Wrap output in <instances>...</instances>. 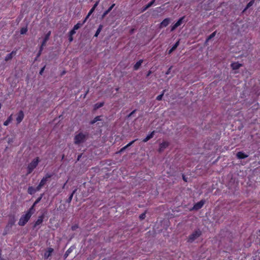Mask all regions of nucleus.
<instances>
[{"label":"nucleus","mask_w":260,"mask_h":260,"mask_svg":"<svg viewBox=\"0 0 260 260\" xmlns=\"http://www.w3.org/2000/svg\"><path fill=\"white\" fill-rule=\"evenodd\" d=\"M33 210V207H31L28 211L25 213V214L23 215L19 219L18 222V224L20 226H24L29 220L30 218L31 217L33 212L32 210Z\"/></svg>","instance_id":"obj_1"},{"label":"nucleus","mask_w":260,"mask_h":260,"mask_svg":"<svg viewBox=\"0 0 260 260\" xmlns=\"http://www.w3.org/2000/svg\"><path fill=\"white\" fill-rule=\"evenodd\" d=\"M39 163V158L37 157L34 159L27 167V174H30L32 171L36 168Z\"/></svg>","instance_id":"obj_2"},{"label":"nucleus","mask_w":260,"mask_h":260,"mask_svg":"<svg viewBox=\"0 0 260 260\" xmlns=\"http://www.w3.org/2000/svg\"><path fill=\"white\" fill-rule=\"evenodd\" d=\"M201 235V232L200 230H198L194 232H193L188 238L187 241L188 242L191 243L196 239H197L198 237H199Z\"/></svg>","instance_id":"obj_3"},{"label":"nucleus","mask_w":260,"mask_h":260,"mask_svg":"<svg viewBox=\"0 0 260 260\" xmlns=\"http://www.w3.org/2000/svg\"><path fill=\"white\" fill-rule=\"evenodd\" d=\"M85 140V135L83 133H79L74 138V142L76 144H79Z\"/></svg>","instance_id":"obj_4"},{"label":"nucleus","mask_w":260,"mask_h":260,"mask_svg":"<svg viewBox=\"0 0 260 260\" xmlns=\"http://www.w3.org/2000/svg\"><path fill=\"white\" fill-rule=\"evenodd\" d=\"M15 221H16V220H15L14 217L13 216L10 218V219L8 221V223L5 228L6 233L7 231H9L12 228L13 225L15 224Z\"/></svg>","instance_id":"obj_5"},{"label":"nucleus","mask_w":260,"mask_h":260,"mask_svg":"<svg viewBox=\"0 0 260 260\" xmlns=\"http://www.w3.org/2000/svg\"><path fill=\"white\" fill-rule=\"evenodd\" d=\"M184 19V17H182L181 18H180L176 23H175L173 26H172L171 31H173L176 28H177L178 26L181 25L183 22V20Z\"/></svg>","instance_id":"obj_6"},{"label":"nucleus","mask_w":260,"mask_h":260,"mask_svg":"<svg viewBox=\"0 0 260 260\" xmlns=\"http://www.w3.org/2000/svg\"><path fill=\"white\" fill-rule=\"evenodd\" d=\"M205 203V200H202L200 201V202H198L194 205V206L193 207V209L198 210L201 209Z\"/></svg>","instance_id":"obj_7"},{"label":"nucleus","mask_w":260,"mask_h":260,"mask_svg":"<svg viewBox=\"0 0 260 260\" xmlns=\"http://www.w3.org/2000/svg\"><path fill=\"white\" fill-rule=\"evenodd\" d=\"M24 117V113L22 111H20L17 114V116L16 118V121L17 122V123H20L22 120L23 119Z\"/></svg>","instance_id":"obj_8"},{"label":"nucleus","mask_w":260,"mask_h":260,"mask_svg":"<svg viewBox=\"0 0 260 260\" xmlns=\"http://www.w3.org/2000/svg\"><path fill=\"white\" fill-rule=\"evenodd\" d=\"M171 21V19L169 18L165 19L159 24V27L161 28L164 27H166L169 25Z\"/></svg>","instance_id":"obj_9"},{"label":"nucleus","mask_w":260,"mask_h":260,"mask_svg":"<svg viewBox=\"0 0 260 260\" xmlns=\"http://www.w3.org/2000/svg\"><path fill=\"white\" fill-rule=\"evenodd\" d=\"M169 146V143L167 142H163L159 145V148L158 149V151L159 152H161L162 151L165 149H166L168 146Z\"/></svg>","instance_id":"obj_10"},{"label":"nucleus","mask_w":260,"mask_h":260,"mask_svg":"<svg viewBox=\"0 0 260 260\" xmlns=\"http://www.w3.org/2000/svg\"><path fill=\"white\" fill-rule=\"evenodd\" d=\"M43 216H40L38 217V219L36 221L35 224H34V228H36L37 226L41 225L43 222Z\"/></svg>","instance_id":"obj_11"},{"label":"nucleus","mask_w":260,"mask_h":260,"mask_svg":"<svg viewBox=\"0 0 260 260\" xmlns=\"http://www.w3.org/2000/svg\"><path fill=\"white\" fill-rule=\"evenodd\" d=\"M237 157L239 159H243V158H245L247 157H248V155L242 152H238L237 153Z\"/></svg>","instance_id":"obj_12"},{"label":"nucleus","mask_w":260,"mask_h":260,"mask_svg":"<svg viewBox=\"0 0 260 260\" xmlns=\"http://www.w3.org/2000/svg\"><path fill=\"white\" fill-rule=\"evenodd\" d=\"M51 34V31H49L46 35L42 42V46H45L46 42L48 41L50 36Z\"/></svg>","instance_id":"obj_13"},{"label":"nucleus","mask_w":260,"mask_h":260,"mask_svg":"<svg viewBox=\"0 0 260 260\" xmlns=\"http://www.w3.org/2000/svg\"><path fill=\"white\" fill-rule=\"evenodd\" d=\"M242 66V64L238 62H234L231 64V67L233 70H237Z\"/></svg>","instance_id":"obj_14"},{"label":"nucleus","mask_w":260,"mask_h":260,"mask_svg":"<svg viewBox=\"0 0 260 260\" xmlns=\"http://www.w3.org/2000/svg\"><path fill=\"white\" fill-rule=\"evenodd\" d=\"M154 133L155 131H153L152 132H151V134L148 135L145 139H143V142H146L150 139L152 138L154 136Z\"/></svg>","instance_id":"obj_15"},{"label":"nucleus","mask_w":260,"mask_h":260,"mask_svg":"<svg viewBox=\"0 0 260 260\" xmlns=\"http://www.w3.org/2000/svg\"><path fill=\"white\" fill-rule=\"evenodd\" d=\"M53 251V249L52 248H48V250L44 253L45 258H48L50 256Z\"/></svg>","instance_id":"obj_16"},{"label":"nucleus","mask_w":260,"mask_h":260,"mask_svg":"<svg viewBox=\"0 0 260 260\" xmlns=\"http://www.w3.org/2000/svg\"><path fill=\"white\" fill-rule=\"evenodd\" d=\"M16 54V52L15 51H12L11 53L7 54L6 56L5 57V60L8 61L11 60L12 58V57L13 55H15Z\"/></svg>","instance_id":"obj_17"},{"label":"nucleus","mask_w":260,"mask_h":260,"mask_svg":"<svg viewBox=\"0 0 260 260\" xmlns=\"http://www.w3.org/2000/svg\"><path fill=\"white\" fill-rule=\"evenodd\" d=\"M143 60L142 59H141L139 61H138V62H137L136 63V64L134 65V70H138V69L140 68V67L141 66L142 62H143Z\"/></svg>","instance_id":"obj_18"},{"label":"nucleus","mask_w":260,"mask_h":260,"mask_svg":"<svg viewBox=\"0 0 260 260\" xmlns=\"http://www.w3.org/2000/svg\"><path fill=\"white\" fill-rule=\"evenodd\" d=\"M179 41H178L172 47V48L169 51V54H171L179 46Z\"/></svg>","instance_id":"obj_19"},{"label":"nucleus","mask_w":260,"mask_h":260,"mask_svg":"<svg viewBox=\"0 0 260 260\" xmlns=\"http://www.w3.org/2000/svg\"><path fill=\"white\" fill-rule=\"evenodd\" d=\"M155 0H152L149 2L143 9V11H146L147 9L151 7L154 3Z\"/></svg>","instance_id":"obj_20"},{"label":"nucleus","mask_w":260,"mask_h":260,"mask_svg":"<svg viewBox=\"0 0 260 260\" xmlns=\"http://www.w3.org/2000/svg\"><path fill=\"white\" fill-rule=\"evenodd\" d=\"M254 1L255 0H251L250 2H249L248 3L246 8L243 10V13H244L246 11V10H247L249 8H250L251 6H252L253 5V4L254 3Z\"/></svg>","instance_id":"obj_21"},{"label":"nucleus","mask_w":260,"mask_h":260,"mask_svg":"<svg viewBox=\"0 0 260 260\" xmlns=\"http://www.w3.org/2000/svg\"><path fill=\"white\" fill-rule=\"evenodd\" d=\"M115 4H114L110 7H109V9L106 10L103 14V17H104L105 16H106L112 10Z\"/></svg>","instance_id":"obj_22"},{"label":"nucleus","mask_w":260,"mask_h":260,"mask_svg":"<svg viewBox=\"0 0 260 260\" xmlns=\"http://www.w3.org/2000/svg\"><path fill=\"white\" fill-rule=\"evenodd\" d=\"M12 115H11L4 123V125L5 126L8 125L12 121Z\"/></svg>","instance_id":"obj_23"},{"label":"nucleus","mask_w":260,"mask_h":260,"mask_svg":"<svg viewBox=\"0 0 260 260\" xmlns=\"http://www.w3.org/2000/svg\"><path fill=\"white\" fill-rule=\"evenodd\" d=\"M100 120H101V116H96L92 121H91L90 123L91 124H93L95 123L96 122Z\"/></svg>","instance_id":"obj_24"},{"label":"nucleus","mask_w":260,"mask_h":260,"mask_svg":"<svg viewBox=\"0 0 260 260\" xmlns=\"http://www.w3.org/2000/svg\"><path fill=\"white\" fill-rule=\"evenodd\" d=\"M27 191H28V193L30 194H32L35 193V192H36L35 191V188H34L32 186H30L28 188Z\"/></svg>","instance_id":"obj_25"},{"label":"nucleus","mask_w":260,"mask_h":260,"mask_svg":"<svg viewBox=\"0 0 260 260\" xmlns=\"http://www.w3.org/2000/svg\"><path fill=\"white\" fill-rule=\"evenodd\" d=\"M84 23H83V22H82V23L81 22H78L77 23L76 25H74V30H77L78 29H79L80 27H81L83 24H84Z\"/></svg>","instance_id":"obj_26"},{"label":"nucleus","mask_w":260,"mask_h":260,"mask_svg":"<svg viewBox=\"0 0 260 260\" xmlns=\"http://www.w3.org/2000/svg\"><path fill=\"white\" fill-rule=\"evenodd\" d=\"M136 140H135L132 142H131L130 143H129L128 144H127L126 146H125L124 147H123L120 150V152H122L124 150H125L126 148H127L128 147L130 146L131 145H132L135 141H136Z\"/></svg>","instance_id":"obj_27"},{"label":"nucleus","mask_w":260,"mask_h":260,"mask_svg":"<svg viewBox=\"0 0 260 260\" xmlns=\"http://www.w3.org/2000/svg\"><path fill=\"white\" fill-rule=\"evenodd\" d=\"M43 195H44V194H43H43H41V196L37 199V200L35 202V203H34V205H32V207H33V208L34 207V206H35L36 204H38V203H39V202L41 200V199H42V197H43Z\"/></svg>","instance_id":"obj_28"},{"label":"nucleus","mask_w":260,"mask_h":260,"mask_svg":"<svg viewBox=\"0 0 260 260\" xmlns=\"http://www.w3.org/2000/svg\"><path fill=\"white\" fill-rule=\"evenodd\" d=\"M216 31H214L213 32V33H212L208 37V38L206 40V42H208L210 40H211V39H212L213 38H214L215 36V35H216Z\"/></svg>","instance_id":"obj_29"},{"label":"nucleus","mask_w":260,"mask_h":260,"mask_svg":"<svg viewBox=\"0 0 260 260\" xmlns=\"http://www.w3.org/2000/svg\"><path fill=\"white\" fill-rule=\"evenodd\" d=\"M27 31V27H22L20 29V34L21 35L25 34Z\"/></svg>","instance_id":"obj_30"},{"label":"nucleus","mask_w":260,"mask_h":260,"mask_svg":"<svg viewBox=\"0 0 260 260\" xmlns=\"http://www.w3.org/2000/svg\"><path fill=\"white\" fill-rule=\"evenodd\" d=\"M52 176V174L47 173L45 176L43 177L44 179H45L47 181L49 179H50Z\"/></svg>","instance_id":"obj_31"},{"label":"nucleus","mask_w":260,"mask_h":260,"mask_svg":"<svg viewBox=\"0 0 260 260\" xmlns=\"http://www.w3.org/2000/svg\"><path fill=\"white\" fill-rule=\"evenodd\" d=\"M104 105V103H97L94 106V108L95 109H99L101 107H102Z\"/></svg>","instance_id":"obj_32"},{"label":"nucleus","mask_w":260,"mask_h":260,"mask_svg":"<svg viewBox=\"0 0 260 260\" xmlns=\"http://www.w3.org/2000/svg\"><path fill=\"white\" fill-rule=\"evenodd\" d=\"M47 182V181L43 178L39 184L43 187L46 184Z\"/></svg>","instance_id":"obj_33"},{"label":"nucleus","mask_w":260,"mask_h":260,"mask_svg":"<svg viewBox=\"0 0 260 260\" xmlns=\"http://www.w3.org/2000/svg\"><path fill=\"white\" fill-rule=\"evenodd\" d=\"M165 91V90H163V91H162V93H161V94H160V95H158V96L156 97V99L157 101H160V100H161L162 98V96H163V95H164V94Z\"/></svg>","instance_id":"obj_34"},{"label":"nucleus","mask_w":260,"mask_h":260,"mask_svg":"<svg viewBox=\"0 0 260 260\" xmlns=\"http://www.w3.org/2000/svg\"><path fill=\"white\" fill-rule=\"evenodd\" d=\"M101 28H102V25H100V26L97 29L96 33L94 35L95 37H97L98 36V35L99 34V33L100 32V31L101 30Z\"/></svg>","instance_id":"obj_35"},{"label":"nucleus","mask_w":260,"mask_h":260,"mask_svg":"<svg viewBox=\"0 0 260 260\" xmlns=\"http://www.w3.org/2000/svg\"><path fill=\"white\" fill-rule=\"evenodd\" d=\"M72 199H73V194H71V195L70 196V197L67 200V202H68V203H70L72 201Z\"/></svg>","instance_id":"obj_36"},{"label":"nucleus","mask_w":260,"mask_h":260,"mask_svg":"<svg viewBox=\"0 0 260 260\" xmlns=\"http://www.w3.org/2000/svg\"><path fill=\"white\" fill-rule=\"evenodd\" d=\"M42 186L39 184L36 188H35L36 192L39 191Z\"/></svg>","instance_id":"obj_37"},{"label":"nucleus","mask_w":260,"mask_h":260,"mask_svg":"<svg viewBox=\"0 0 260 260\" xmlns=\"http://www.w3.org/2000/svg\"><path fill=\"white\" fill-rule=\"evenodd\" d=\"M146 217V215H145V213H143L142 214H141L140 216H139V218L141 220H143Z\"/></svg>","instance_id":"obj_38"},{"label":"nucleus","mask_w":260,"mask_h":260,"mask_svg":"<svg viewBox=\"0 0 260 260\" xmlns=\"http://www.w3.org/2000/svg\"><path fill=\"white\" fill-rule=\"evenodd\" d=\"M76 30H74V28L73 27V29L70 32V36H73L76 33Z\"/></svg>","instance_id":"obj_39"},{"label":"nucleus","mask_w":260,"mask_h":260,"mask_svg":"<svg viewBox=\"0 0 260 260\" xmlns=\"http://www.w3.org/2000/svg\"><path fill=\"white\" fill-rule=\"evenodd\" d=\"M136 110H133L130 114H129L128 115H127V118H129L130 117H131L133 115V114L136 112Z\"/></svg>","instance_id":"obj_40"},{"label":"nucleus","mask_w":260,"mask_h":260,"mask_svg":"<svg viewBox=\"0 0 260 260\" xmlns=\"http://www.w3.org/2000/svg\"><path fill=\"white\" fill-rule=\"evenodd\" d=\"M94 10H95L94 9L92 8L91 9V10L89 11V12H88V16H90L93 12Z\"/></svg>","instance_id":"obj_41"},{"label":"nucleus","mask_w":260,"mask_h":260,"mask_svg":"<svg viewBox=\"0 0 260 260\" xmlns=\"http://www.w3.org/2000/svg\"><path fill=\"white\" fill-rule=\"evenodd\" d=\"M99 1L96 2L94 4V5H93V6L92 8H93V9H95L96 8V7L98 6V5H99Z\"/></svg>","instance_id":"obj_42"},{"label":"nucleus","mask_w":260,"mask_h":260,"mask_svg":"<svg viewBox=\"0 0 260 260\" xmlns=\"http://www.w3.org/2000/svg\"><path fill=\"white\" fill-rule=\"evenodd\" d=\"M172 67H170V68H169V69L168 70L167 72L166 73V75H168V74H169L170 73V72H171V69H172Z\"/></svg>","instance_id":"obj_43"},{"label":"nucleus","mask_w":260,"mask_h":260,"mask_svg":"<svg viewBox=\"0 0 260 260\" xmlns=\"http://www.w3.org/2000/svg\"><path fill=\"white\" fill-rule=\"evenodd\" d=\"M45 67L44 66L43 68H42L41 70V71H40V75H42L44 70H45Z\"/></svg>","instance_id":"obj_44"},{"label":"nucleus","mask_w":260,"mask_h":260,"mask_svg":"<svg viewBox=\"0 0 260 260\" xmlns=\"http://www.w3.org/2000/svg\"><path fill=\"white\" fill-rule=\"evenodd\" d=\"M78 228V226L77 225H74L72 227V229L73 231L76 230Z\"/></svg>","instance_id":"obj_45"},{"label":"nucleus","mask_w":260,"mask_h":260,"mask_svg":"<svg viewBox=\"0 0 260 260\" xmlns=\"http://www.w3.org/2000/svg\"><path fill=\"white\" fill-rule=\"evenodd\" d=\"M89 17V16H88V14H87V15L86 16V17H85V18L84 19V21H83V23H85L87 19L88 18V17Z\"/></svg>","instance_id":"obj_46"},{"label":"nucleus","mask_w":260,"mask_h":260,"mask_svg":"<svg viewBox=\"0 0 260 260\" xmlns=\"http://www.w3.org/2000/svg\"><path fill=\"white\" fill-rule=\"evenodd\" d=\"M69 41L71 42L73 41V37L72 36H70L69 37Z\"/></svg>","instance_id":"obj_47"},{"label":"nucleus","mask_w":260,"mask_h":260,"mask_svg":"<svg viewBox=\"0 0 260 260\" xmlns=\"http://www.w3.org/2000/svg\"><path fill=\"white\" fill-rule=\"evenodd\" d=\"M44 46H42V44H41V46L40 49V52H42V50H43V47H44Z\"/></svg>","instance_id":"obj_48"},{"label":"nucleus","mask_w":260,"mask_h":260,"mask_svg":"<svg viewBox=\"0 0 260 260\" xmlns=\"http://www.w3.org/2000/svg\"><path fill=\"white\" fill-rule=\"evenodd\" d=\"M77 188H75L72 192V193L71 194H73V196H74V193L76 192L77 191Z\"/></svg>","instance_id":"obj_49"},{"label":"nucleus","mask_w":260,"mask_h":260,"mask_svg":"<svg viewBox=\"0 0 260 260\" xmlns=\"http://www.w3.org/2000/svg\"><path fill=\"white\" fill-rule=\"evenodd\" d=\"M2 255V252L1 250H0V260H4L3 258L1 256Z\"/></svg>","instance_id":"obj_50"},{"label":"nucleus","mask_w":260,"mask_h":260,"mask_svg":"<svg viewBox=\"0 0 260 260\" xmlns=\"http://www.w3.org/2000/svg\"><path fill=\"white\" fill-rule=\"evenodd\" d=\"M70 252H71V251H70V249H68V250L67 251L66 254L68 255V253H70Z\"/></svg>","instance_id":"obj_51"},{"label":"nucleus","mask_w":260,"mask_h":260,"mask_svg":"<svg viewBox=\"0 0 260 260\" xmlns=\"http://www.w3.org/2000/svg\"><path fill=\"white\" fill-rule=\"evenodd\" d=\"M183 179L185 181H187L186 180V179L185 178V176L184 175H183Z\"/></svg>","instance_id":"obj_52"},{"label":"nucleus","mask_w":260,"mask_h":260,"mask_svg":"<svg viewBox=\"0 0 260 260\" xmlns=\"http://www.w3.org/2000/svg\"><path fill=\"white\" fill-rule=\"evenodd\" d=\"M41 54V52H40V51H39V53H38V56L40 55Z\"/></svg>","instance_id":"obj_53"},{"label":"nucleus","mask_w":260,"mask_h":260,"mask_svg":"<svg viewBox=\"0 0 260 260\" xmlns=\"http://www.w3.org/2000/svg\"><path fill=\"white\" fill-rule=\"evenodd\" d=\"M79 158H80V157H79V156H78V160H79Z\"/></svg>","instance_id":"obj_54"},{"label":"nucleus","mask_w":260,"mask_h":260,"mask_svg":"<svg viewBox=\"0 0 260 260\" xmlns=\"http://www.w3.org/2000/svg\"><path fill=\"white\" fill-rule=\"evenodd\" d=\"M259 232H260V230H259Z\"/></svg>","instance_id":"obj_55"}]
</instances>
